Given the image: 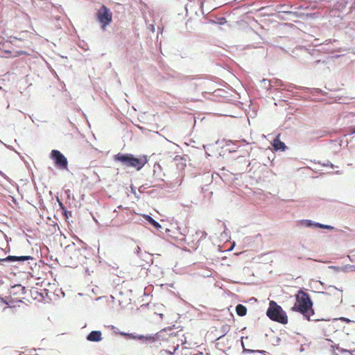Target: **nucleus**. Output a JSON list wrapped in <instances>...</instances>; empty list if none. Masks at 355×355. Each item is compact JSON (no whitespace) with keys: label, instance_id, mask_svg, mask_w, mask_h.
<instances>
[{"label":"nucleus","instance_id":"nucleus-1","mask_svg":"<svg viewBox=\"0 0 355 355\" xmlns=\"http://www.w3.org/2000/svg\"><path fill=\"white\" fill-rule=\"evenodd\" d=\"M293 309L301 313L306 319H310V317L313 315L314 311L313 302L307 293L302 290L297 292L296 302Z\"/></svg>","mask_w":355,"mask_h":355},{"label":"nucleus","instance_id":"nucleus-11","mask_svg":"<svg viewBox=\"0 0 355 355\" xmlns=\"http://www.w3.org/2000/svg\"><path fill=\"white\" fill-rule=\"evenodd\" d=\"M272 146L276 150H284L286 148L285 144L282 142L278 137L274 139Z\"/></svg>","mask_w":355,"mask_h":355},{"label":"nucleus","instance_id":"nucleus-13","mask_svg":"<svg viewBox=\"0 0 355 355\" xmlns=\"http://www.w3.org/2000/svg\"><path fill=\"white\" fill-rule=\"evenodd\" d=\"M236 311L237 315L244 316L247 313V309L243 304H238L236 307Z\"/></svg>","mask_w":355,"mask_h":355},{"label":"nucleus","instance_id":"nucleus-12","mask_svg":"<svg viewBox=\"0 0 355 355\" xmlns=\"http://www.w3.org/2000/svg\"><path fill=\"white\" fill-rule=\"evenodd\" d=\"M144 218L157 230H159L162 228V226L157 221H155L151 216L148 215H144Z\"/></svg>","mask_w":355,"mask_h":355},{"label":"nucleus","instance_id":"nucleus-9","mask_svg":"<svg viewBox=\"0 0 355 355\" xmlns=\"http://www.w3.org/2000/svg\"><path fill=\"white\" fill-rule=\"evenodd\" d=\"M87 340L91 342H100L103 340L101 331H92L87 336Z\"/></svg>","mask_w":355,"mask_h":355},{"label":"nucleus","instance_id":"nucleus-3","mask_svg":"<svg viewBox=\"0 0 355 355\" xmlns=\"http://www.w3.org/2000/svg\"><path fill=\"white\" fill-rule=\"evenodd\" d=\"M266 315L273 321L283 324L288 323V317L286 312L275 301L270 302Z\"/></svg>","mask_w":355,"mask_h":355},{"label":"nucleus","instance_id":"nucleus-7","mask_svg":"<svg viewBox=\"0 0 355 355\" xmlns=\"http://www.w3.org/2000/svg\"><path fill=\"white\" fill-rule=\"evenodd\" d=\"M323 294L331 297L329 300L334 302L338 301L342 297V291L334 286H329L327 291L324 292Z\"/></svg>","mask_w":355,"mask_h":355},{"label":"nucleus","instance_id":"nucleus-14","mask_svg":"<svg viewBox=\"0 0 355 355\" xmlns=\"http://www.w3.org/2000/svg\"><path fill=\"white\" fill-rule=\"evenodd\" d=\"M59 205H60V208L63 210L65 216L67 217V211L65 209L64 206L63 205L62 202H59Z\"/></svg>","mask_w":355,"mask_h":355},{"label":"nucleus","instance_id":"nucleus-15","mask_svg":"<svg viewBox=\"0 0 355 355\" xmlns=\"http://www.w3.org/2000/svg\"><path fill=\"white\" fill-rule=\"evenodd\" d=\"M351 132L352 134H355V128H352Z\"/></svg>","mask_w":355,"mask_h":355},{"label":"nucleus","instance_id":"nucleus-16","mask_svg":"<svg viewBox=\"0 0 355 355\" xmlns=\"http://www.w3.org/2000/svg\"><path fill=\"white\" fill-rule=\"evenodd\" d=\"M31 292H32V293H33V292L37 293V291H35V290H34V291H31Z\"/></svg>","mask_w":355,"mask_h":355},{"label":"nucleus","instance_id":"nucleus-2","mask_svg":"<svg viewBox=\"0 0 355 355\" xmlns=\"http://www.w3.org/2000/svg\"><path fill=\"white\" fill-rule=\"evenodd\" d=\"M116 162H121L126 167H132L137 171L141 170L147 163L148 159L146 155L140 157H135L132 154L118 153L114 156Z\"/></svg>","mask_w":355,"mask_h":355},{"label":"nucleus","instance_id":"nucleus-5","mask_svg":"<svg viewBox=\"0 0 355 355\" xmlns=\"http://www.w3.org/2000/svg\"><path fill=\"white\" fill-rule=\"evenodd\" d=\"M9 44L7 41H4L3 38L0 37V55L5 58H15L22 55H28V53L24 51H17L15 52V54L12 53V51L6 49V45Z\"/></svg>","mask_w":355,"mask_h":355},{"label":"nucleus","instance_id":"nucleus-4","mask_svg":"<svg viewBox=\"0 0 355 355\" xmlns=\"http://www.w3.org/2000/svg\"><path fill=\"white\" fill-rule=\"evenodd\" d=\"M96 18L103 29L112 21V12L105 6L103 5L97 11Z\"/></svg>","mask_w":355,"mask_h":355},{"label":"nucleus","instance_id":"nucleus-8","mask_svg":"<svg viewBox=\"0 0 355 355\" xmlns=\"http://www.w3.org/2000/svg\"><path fill=\"white\" fill-rule=\"evenodd\" d=\"M30 259H33V258L31 256H8L5 259H1L0 262H6V261H24Z\"/></svg>","mask_w":355,"mask_h":355},{"label":"nucleus","instance_id":"nucleus-6","mask_svg":"<svg viewBox=\"0 0 355 355\" xmlns=\"http://www.w3.org/2000/svg\"><path fill=\"white\" fill-rule=\"evenodd\" d=\"M51 158L54 160L55 164L60 169H67L68 161L67 158L58 150H53L51 153Z\"/></svg>","mask_w":355,"mask_h":355},{"label":"nucleus","instance_id":"nucleus-10","mask_svg":"<svg viewBox=\"0 0 355 355\" xmlns=\"http://www.w3.org/2000/svg\"><path fill=\"white\" fill-rule=\"evenodd\" d=\"M304 224L306 226L311 227V226H315L317 227L322 228V229H328V230H332L334 227L331 225H323L318 223H313L311 220H304Z\"/></svg>","mask_w":355,"mask_h":355}]
</instances>
